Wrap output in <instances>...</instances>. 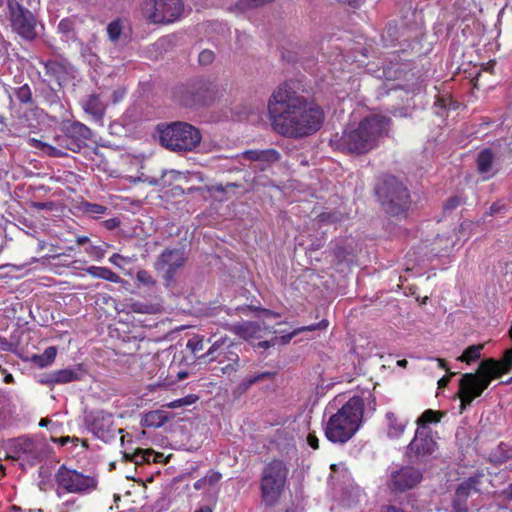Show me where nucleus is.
I'll use <instances>...</instances> for the list:
<instances>
[{
    "label": "nucleus",
    "mask_w": 512,
    "mask_h": 512,
    "mask_svg": "<svg viewBox=\"0 0 512 512\" xmlns=\"http://www.w3.org/2000/svg\"><path fill=\"white\" fill-rule=\"evenodd\" d=\"M92 428L95 433L104 434L109 432L113 426L112 414L105 411H96L93 415Z\"/></svg>",
    "instance_id": "26"
},
{
    "label": "nucleus",
    "mask_w": 512,
    "mask_h": 512,
    "mask_svg": "<svg viewBox=\"0 0 512 512\" xmlns=\"http://www.w3.org/2000/svg\"><path fill=\"white\" fill-rule=\"evenodd\" d=\"M58 487L70 493H82L92 490L96 481L90 476H85L75 470L61 467L56 474Z\"/></svg>",
    "instance_id": "10"
},
{
    "label": "nucleus",
    "mask_w": 512,
    "mask_h": 512,
    "mask_svg": "<svg viewBox=\"0 0 512 512\" xmlns=\"http://www.w3.org/2000/svg\"><path fill=\"white\" fill-rule=\"evenodd\" d=\"M74 29V20L70 18L62 19L58 24V30L63 34H69Z\"/></svg>",
    "instance_id": "42"
},
{
    "label": "nucleus",
    "mask_w": 512,
    "mask_h": 512,
    "mask_svg": "<svg viewBox=\"0 0 512 512\" xmlns=\"http://www.w3.org/2000/svg\"><path fill=\"white\" fill-rule=\"evenodd\" d=\"M397 364H398L399 366L405 367V366H406V364H407V360H405V359H403V360H399V361L397 362Z\"/></svg>",
    "instance_id": "63"
},
{
    "label": "nucleus",
    "mask_w": 512,
    "mask_h": 512,
    "mask_svg": "<svg viewBox=\"0 0 512 512\" xmlns=\"http://www.w3.org/2000/svg\"><path fill=\"white\" fill-rule=\"evenodd\" d=\"M512 368V347L505 351L503 359L483 360L476 373H465L459 381L458 396L461 401V410L471 405L474 399L480 397L491 381L508 373Z\"/></svg>",
    "instance_id": "2"
},
{
    "label": "nucleus",
    "mask_w": 512,
    "mask_h": 512,
    "mask_svg": "<svg viewBox=\"0 0 512 512\" xmlns=\"http://www.w3.org/2000/svg\"><path fill=\"white\" fill-rule=\"evenodd\" d=\"M471 226L472 223H463L461 224L458 233L447 237L439 236L437 237L435 244H439L442 251L448 252L454 247L456 241H459L461 238H468V235L465 233V231Z\"/></svg>",
    "instance_id": "25"
},
{
    "label": "nucleus",
    "mask_w": 512,
    "mask_h": 512,
    "mask_svg": "<svg viewBox=\"0 0 512 512\" xmlns=\"http://www.w3.org/2000/svg\"><path fill=\"white\" fill-rule=\"evenodd\" d=\"M388 128L389 119L374 115L364 119L357 127L349 126L339 139L332 142L339 150L361 154L373 149Z\"/></svg>",
    "instance_id": "4"
},
{
    "label": "nucleus",
    "mask_w": 512,
    "mask_h": 512,
    "mask_svg": "<svg viewBox=\"0 0 512 512\" xmlns=\"http://www.w3.org/2000/svg\"><path fill=\"white\" fill-rule=\"evenodd\" d=\"M55 469V463L42 466L39 469V477L41 478L38 486L41 490H47L52 485V475Z\"/></svg>",
    "instance_id": "29"
},
{
    "label": "nucleus",
    "mask_w": 512,
    "mask_h": 512,
    "mask_svg": "<svg viewBox=\"0 0 512 512\" xmlns=\"http://www.w3.org/2000/svg\"><path fill=\"white\" fill-rule=\"evenodd\" d=\"M133 309L136 312H146V310L142 309V305L141 304H134L133 305Z\"/></svg>",
    "instance_id": "57"
},
{
    "label": "nucleus",
    "mask_w": 512,
    "mask_h": 512,
    "mask_svg": "<svg viewBox=\"0 0 512 512\" xmlns=\"http://www.w3.org/2000/svg\"><path fill=\"white\" fill-rule=\"evenodd\" d=\"M213 59H214V53L211 50H203L199 54V62L202 65H208V64L212 63Z\"/></svg>",
    "instance_id": "46"
},
{
    "label": "nucleus",
    "mask_w": 512,
    "mask_h": 512,
    "mask_svg": "<svg viewBox=\"0 0 512 512\" xmlns=\"http://www.w3.org/2000/svg\"><path fill=\"white\" fill-rule=\"evenodd\" d=\"M82 107L84 111L90 114L95 121L102 123L106 105L100 100L98 95H89L85 100H83Z\"/></svg>",
    "instance_id": "22"
},
{
    "label": "nucleus",
    "mask_w": 512,
    "mask_h": 512,
    "mask_svg": "<svg viewBox=\"0 0 512 512\" xmlns=\"http://www.w3.org/2000/svg\"><path fill=\"white\" fill-rule=\"evenodd\" d=\"M459 204L458 198H451L447 201L445 208L446 209H453Z\"/></svg>",
    "instance_id": "50"
},
{
    "label": "nucleus",
    "mask_w": 512,
    "mask_h": 512,
    "mask_svg": "<svg viewBox=\"0 0 512 512\" xmlns=\"http://www.w3.org/2000/svg\"><path fill=\"white\" fill-rule=\"evenodd\" d=\"M422 480V473L414 467H402L391 472L387 485L392 492L402 493L413 489Z\"/></svg>",
    "instance_id": "13"
},
{
    "label": "nucleus",
    "mask_w": 512,
    "mask_h": 512,
    "mask_svg": "<svg viewBox=\"0 0 512 512\" xmlns=\"http://www.w3.org/2000/svg\"><path fill=\"white\" fill-rule=\"evenodd\" d=\"M4 380H5L6 383H10V382H12L13 377H12L11 374H8V375L5 376Z\"/></svg>",
    "instance_id": "61"
},
{
    "label": "nucleus",
    "mask_w": 512,
    "mask_h": 512,
    "mask_svg": "<svg viewBox=\"0 0 512 512\" xmlns=\"http://www.w3.org/2000/svg\"><path fill=\"white\" fill-rule=\"evenodd\" d=\"M86 272L94 278L104 279L113 283H120L122 279L113 271L106 267L90 266Z\"/></svg>",
    "instance_id": "28"
},
{
    "label": "nucleus",
    "mask_w": 512,
    "mask_h": 512,
    "mask_svg": "<svg viewBox=\"0 0 512 512\" xmlns=\"http://www.w3.org/2000/svg\"><path fill=\"white\" fill-rule=\"evenodd\" d=\"M267 108L272 128L289 138L312 135L324 121L321 107L298 94L287 83L273 91Z\"/></svg>",
    "instance_id": "1"
},
{
    "label": "nucleus",
    "mask_w": 512,
    "mask_h": 512,
    "mask_svg": "<svg viewBox=\"0 0 512 512\" xmlns=\"http://www.w3.org/2000/svg\"><path fill=\"white\" fill-rule=\"evenodd\" d=\"M13 31L27 41H32V13L18 0H8Z\"/></svg>",
    "instance_id": "12"
},
{
    "label": "nucleus",
    "mask_w": 512,
    "mask_h": 512,
    "mask_svg": "<svg viewBox=\"0 0 512 512\" xmlns=\"http://www.w3.org/2000/svg\"><path fill=\"white\" fill-rule=\"evenodd\" d=\"M498 211H499V208H498V206H497L496 204H494V205H492V206H491V212H492V213H496V212H498Z\"/></svg>",
    "instance_id": "64"
},
{
    "label": "nucleus",
    "mask_w": 512,
    "mask_h": 512,
    "mask_svg": "<svg viewBox=\"0 0 512 512\" xmlns=\"http://www.w3.org/2000/svg\"><path fill=\"white\" fill-rule=\"evenodd\" d=\"M133 259L131 257H125V256H122L120 254H113L110 258H109V262L112 263L113 265L121 268L123 266L124 263H130L132 262Z\"/></svg>",
    "instance_id": "43"
},
{
    "label": "nucleus",
    "mask_w": 512,
    "mask_h": 512,
    "mask_svg": "<svg viewBox=\"0 0 512 512\" xmlns=\"http://www.w3.org/2000/svg\"><path fill=\"white\" fill-rule=\"evenodd\" d=\"M64 135L60 139V148L43 143L34 139V151L38 150L43 154L52 157L64 156L63 149L78 152L91 137V130L80 122H68L63 127Z\"/></svg>",
    "instance_id": "6"
},
{
    "label": "nucleus",
    "mask_w": 512,
    "mask_h": 512,
    "mask_svg": "<svg viewBox=\"0 0 512 512\" xmlns=\"http://www.w3.org/2000/svg\"><path fill=\"white\" fill-rule=\"evenodd\" d=\"M56 354L57 350L55 347H48L41 356L34 355V366H38L40 368L49 366L53 363Z\"/></svg>",
    "instance_id": "31"
},
{
    "label": "nucleus",
    "mask_w": 512,
    "mask_h": 512,
    "mask_svg": "<svg viewBox=\"0 0 512 512\" xmlns=\"http://www.w3.org/2000/svg\"><path fill=\"white\" fill-rule=\"evenodd\" d=\"M137 281L144 286H153L155 281L152 276L145 270H140L136 275Z\"/></svg>",
    "instance_id": "40"
},
{
    "label": "nucleus",
    "mask_w": 512,
    "mask_h": 512,
    "mask_svg": "<svg viewBox=\"0 0 512 512\" xmlns=\"http://www.w3.org/2000/svg\"><path fill=\"white\" fill-rule=\"evenodd\" d=\"M42 65L43 70L39 71V75L52 90L60 89L69 82L71 71L66 65L57 61H48Z\"/></svg>",
    "instance_id": "14"
},
{
    "label": "nucleus",
    "mask_w": 512,
    "mask_h": 512,
    "mask_svg": "<svg viewBox=\"0 0 512 512\" xmlns=\"http://www.w3.org/2000/svg\"><path fill=\"white\" fill-rule=\"evenodd\" d=\"M20 357L24 360V361H29L30 359H32L28 354H19Z\"/></svg>",
    "instance_id": "62"
},
{
    "label": "nucleus",
    "mask_w": 512,
    "mask_h": 512,
    "mask_svg": "<svg viewBox=\"0 0 512 512\" xmlns=\"http://www.w3.org/2000/svg\"><path fill=\"white\" fill-rule=\"evenodd\" d=\"M187 347L192 350V352H198L203 349V338L196 336L188 340Z\"/></svg>",
    "instance_id": "44"
},
{
    "label": "nucleus",
    "mask_w": 512,
    "mask_h": 512,
    "mask_svg": "<svg viewBox=\"0 0 512 512\" xmlns=\"http://www.w3.org/2000/svg\"><path fill=\"white\" fill-rule=\"evenodd\" d=\"M7 456L13 460H22L29 467L32 466V441L29 438L19 437L9 441Z\"/></svg>",
    "instance_id": "15"
},
{
    "label": "nucleus",
    "mask_w": 512,
    "mask_h": 512,
    "mask_svg": "<svg viewBox=\"0 0 512 512\" xmlns=\"http://www.w3.org/2000/svg\"><path fill=\"white\" fill-rule=\"evenodd\" d=\"M160 143L175 152L194 150L201 142L200 131L185 122H175L170 125L158 126Z\"/></svg>",
    "instance_id": "5"
},
{
    "label": "nucleus",
    "mask_w": 512,
    "mask_h": 512,
    "mask_svg": "<svg viewBox=\"0 0 512 512\" xmlns=\"http://www.w3.org/2000/svg\"><path fill=\"white\" fill-rule=\"evenodd\" d=\"M438 446L429 427H417L414 438L407 447L409 458L424 461L434 454Z\"/></svg>",
    "instance_id": "11"
},
{
    "label": "nucleus",
    "mask_w": 512,
    "mask_h": 512,
    "mask_svg": "<svg viewBox=\"0 0 512 512\" xmlns=\"http://www.w3.org/2000/svg\"><path fill=\"white\" fill-rule=\"evenodd\" d=\"M123 24L121 21L116 20L111 22L107 27V33L112 41L118 40L122 32Z\"/></svg>",
    "instance_id": "39"
},
{
    "label": "nucleus",
    "mask_w": 512,
    "mask_h": 512,
    "mask_svg": "<svg viewBox=\"0 0 512 512\" xmlns=\"http://www.w3.org/2000/svg\"><path fill=\"white\" fill-rule=\"evenodd\" d=\"M288 468L283 461L273 460L262 471L260 491L262 501L272 506L280 499L288 476Z\"/></svg>",
    "instance_id": "7"
},
{
    "label": "nucleus",
    "mask_w": 512,
    "mask_h": 512,
    "mask_svg": "<svg viewBox=\"0 0 512 512\" xmlns=\"http://www.w3.org/2000/svg\"><path fill=\"white\" fill-rule=\"evenodd\" d=\"M83 210L85 213L91 215V216H98L103 215L106 213L107 208L105 206H102L100 204L95 203H84L83 204Z\"/></svg>",
    "instance_id": "38"
},
{
    "label": "nucleus",
    "mask_w": 512,
    "mask_h": 512,
    "mask_svg": "<svg viewBox=\"0 0 512 512\" xmlns=\"http://www.w3.org/2000/svg\"><path fill=\"white\" fill-rule=\"evenodd\" d=\"M476 483L475 479L470 478L458 486L453 501L454 512H467L466 499L472 491H477Z\"/></svg>",
    "instance_id": "19"
},
{
    "label": "nucleus",
    "mask_w": 512,
    "mask_h": 512,
    "mask_svg": "<svg viewBox=\"0 0 512 512\" xmlns=\"http://www.w3.org/2000/svg\"><path fill=\"white\" fill-rule=\"evenodd\" d=\"M168 175L174 180H180L183 177V174L179 171L171 170L168 172Z\"/></svg>",
    "instance_id": "52"
},
{
    "label": "nucleus",
    "mask_w": 512,
    "mask_h": 512,
    "mask_svg": "<svg viewBox=\"0 0 512 512\" xmlns=\"http://www.w3.org/2000/svg\"><path fill=\"white\" fill-rule=\"evenodd\" d=\"M184 253L179 249L164 251L156 266L157 269L163 270L167 276L171 277L173 272L184 263Z\"/></svg>",
    "instance_id": "17"
},
{
    "label": "nucleus",
    "mask_w": 512,
    "mask_h": 512,
    "mask_svg": "<svg viewBox=\"0 0 512 512\" xmlns=\"http://www.w3.org/2000/svg\"><path fill=\"white\" fill-rule=\"evenodd\" d=\"M261 312L263 313V317H265V318H271V317H277L278 316L276 313L271 312V311L266 310V309H263Z\"/></svg>",
    "instance_id": "53"
},
{
    "label": "nucleus",
    "mask_w": 512,
    "mask_h": 512,
    "mask_svg": "<svg viewBox=\"0 0 512 512\" xmlns=\"http://www.w3.org/2000/svg\"><path fill=\"white\" fill-rule=\"evenodd\" d=\"M183 13L181 0H145L142 14L151 23L166 24L178 20Z\"/></svg>",
    "instance_id": "8"
},
{
    "label": "nucleus",
    "mask_w": 512,
    "mask_h": 512,
    "mask_svg": "<svg viewBox=\"0 0 512 512\" xmlns=\"http://www.w3.org/2000/svg\"><path fill=\"white\" fill-rule=\"evenodd\" d=\"M11 349V344L5 337L0 336V351H8Z\"/></svg>",
    "instance_id": "49"
},
{
    "label": "nucleus",
    "mask_w": 512,
    "mask_h": 512,
    "mask_svg": "<svg viewBox=\"0 0 512 512\" xmlns=\"http://www.w3.org/2000/svg\"><path fill=\"white\" fill-rule=\"evenodd\" d=\"M273 376H274L273 372H270V371L261 372V373L252 375V376L248 377L247 379H245V381L242 383V386L244 387V389H248L253 384H255L259 381H262L264 379H270Z\"/></svg>",
    "instance_id": "37"
},
{
    "label": "nucleus",
    "mask_w": 512,
    "mask_h": 512,
    "mask_svg": "<svg viewBox=\"0 0 512 512\" xmlns=\"http://www.w3.org/2000/svg\"><path fill=\"white\" fill-rule=\"evenodd\" d=\"M209 191H223V187L221 185H215L209 188Z\"/></svg>",
    "instance_id": "58"
},
{
    "label": "nucleus",
    "mask_w": 512,
    "mask_h": 512,
    "mask_svg": "<svg viewBox=\"0 0 512 512\" xmlns=\"http://www.w3.org/2000/svg\"><path fill=\"white\" fill-rule=\"evenodd\" d=\"M493 155L490 150H483L477 158L478 170L482 174L490 173L492 169Z\"/></svg>",
    "instance_id": "30"
},
{
    "label": "nucleus",
    "mask_w": 512,
    "mask_h": 512,
    "mask_svg": "<svg viewBox=\"0 0 512 512\" xmlns=\"http://www.w3.org/2000/svg\"><path fill=\"white\" fill-rule=\"evenodd\" d=\"M431 359H432V360L437 361L438 366H439L440 368H442V369H447V368H446V363H445V361H444L443 359H441V358H431Z\"/></svg>",
    "instance_id": "54"
},
{
    "label": "nucleus",
    "mask_w": 512,
    "mask_h": 512,
    "mask_svg": "<svg viewBox=\"0 0 512 512\" xmlns=\"http://www.w3.org/2000/svg\"><path fill=\"white\" fill-rule=\"evenodd\" d=\"M453 375H454V373H451V374H450V376H444V377H442V378L438 381V386H439L440 388H442V387H446V386H447V384H448V383H449V381H450V377H451V376H453Z\"/></svg>",
    "instance_id": "51"
},
{
    "label": "nucleus",
    "mask_w": 512,
    "mask_h": 512,
    "mask_svg": "<svg viewBox=\"0 0 512 512\" xmlns=\"http://www.w3.org/2000/svg\"><path fill=\"white\" fill-rule=\"evenodd\" d=\"M87 241H88V237H86V236H79L76 238V242L80 245L86 243Z\"/></svg>",
    "instance_id": "56"
},
{
    "label": "nucleus",
    "mask_w": 512,
    "mask_h": 512,
    "mask_svg": "<svg viewBox=\"0 0 512 512\" xmlns=\"http://www.w3.org/2000/svg\"><path fill=\"white\" fill-rule=\"evenodd\" d=\"M51 421L48 418H42L39 422V426L41 427H47Z\"/></svg>",
    "instance_id": "55"
},
{
    "label": "nucleus",
    "mask_w": 512,
    "mask_h": 512,
    "mask_svg": "<svg viewBox=\"0 0 512 512\" xmlns=\"http://www.w3.org/2000/svg\"><path fill=\"white\" fill-rule=\"evenodd\" d=\"M31 95L32 93L28 84H24L23 86L15 90V96L22 105V107L29 106V102L31 101Z\"/></svg>",
    "instance_id": "36"
},
{
    "label": "nucleus",
    "mask_w": 512,
    "mask_h": 512,
    "mask_svg": "<svg viewBox=\"0 0 512 512\" xmlns=\"http://www.w3.org/2000/svg\"><path fill=\"white\" fill-rule=\"evenodd\" d=\"M307 444L314 450L319 448V440L315 433H309L306 438Z\"/></svg>",
    "instance_id": "48"
},
{
    "label": "nucleus",
    "mask_w": 512,
    "mask_h": 512,
    "mask_svg": "<svg viewBox=\"0 0 512 512\" xmlns=\"http://www.w3.org/2000/svg\"><path fill=\"white\" fill-rule=\"evenodd\" d=\"M230 330L245 340H252L262 336L261 327L253 322H244L241 324L232 325Z\"/></svg>",
    "instance_id": "24"
},
{
    "label": "nucleus",
    "mask_w": 512,
    "mask_h": 512,
    "mask_svg": "<svg viewBox=\"0 0 512 512\" xmlns=\"http://www.w3.org/2000/svg\"><path fill=\"white\" fill-rule=\"evenodd\" d=\"M482 345H472L469 346L461 356L458 357V360L461 362L471 363L480 358Z\"/></svg>",
    "instance_id": "33"
},
{
    "label": "nucleus",
    "mask_w": 512,
    "mask_h": 512,
    "mask_svg": "<svg viewBox=\"0 0 512 512\" xmlns=\"http://www.w3.org/2000/svg\"><path fill=\"white\" fill-rule=\"evenodd\" d=\"M31 111L32 109L29 106H20L16 111L12 127L14 132L20 137L30 136L31 134Z\"/></svg>",
    "instance_id": "18"
},
{
    "label": "nucleus",
    "mask_w": 512,
    "mask_h": 512,
    "mask_svg": "<svg viewBox=\"0 0 512 512\" xmlns=\"http://www.w3.org/2000/svg\"><path fill=\"white\" fill-rule=\"evenodd\" d=\"M364 401L359 396L351 397L335 412L329 411L324 425L325 437L332 443L348 442L363 423Z\"/></svg>",
    "instance_id": "3"
},
{
    "label": "nucleus",
    "mask_w": 512,
    "mask_h": 512,
    "mask_svg": "<svg viewBox=\"0 0 512 512\" xmlns=\"http://www.w3.org/2000/svg\"><path fill=\"white\" fill-rule=\"evenodd\" d=\"M328 326V322L326 320H323L317 324H312V325H309V326H303L301 328H298L296 330H294L293 332L287 334V335H283L281 336L280 338L278 337H275L272 341H261L258 343V347L260 348H269L271 347L272 345H275L277 342H280L282 344H287L291 341V339L296 336L297 334L301 333V332H304V331H314L316 329H323V328H326Z\"/></svg>",
    "instance_id": "20"
},
{
    "label": "nucleus",
    "mask_w": 512,
    "mask_h": 512,
    "mask_svg": "<svg viewBox=\"0 0 512 512\" xmlns=\"http://www.w3.org/2000/svg\"><path fill=\"white\" fill-rule=\"evenodd\" d=\"M440 419L441 416L438 412L428 409L417 419L416 424L417 427H428V424L438 423Z\"/></svg>",
    "instance_id": "34"
},
{
    "label": "nucleus",
    "mask_w": 512,
    "mask_h": 512,
    "mask_svg": "<svg viewBox=\"0 0 512 512\" xmlns=\"http://www.w3.org/2000/svg\"><path fill=\"white\" fill-rule=\"evenodd\" d=\"M245 158L254 160V161H261V162H275L279 159V153L274 150H249L244 153Z\"/></svg>",
    "instance_id": "27"
},
{
    "label": "nucleus",
    "mask_w": 512,
    "mask_h": 512,
    "mask_svg": "<svg viewBox=\"0 0 512 512\" xmlns=\"http://www.w3.org/2000/svg\"><path fill=\"white\" fill-rule=\"evenodd\" d=\"M409 204V194L402 184H397L390 199V211L397 214L398 210L404 211Z\"/></svg>",
    "instance_id": "23"
},
{
    "label": "nucleus",
    "mask_w": 512,
    "mask_h": 512,
    "mask_svg": "<svg viewBox=\"0 0 512 512\" xmlns=\"http://www.w3.org/2000/svg\"><path fill=\"white\" fill-rule=\"evenodd\" d=\"M227 338H221L215 341L207 353L202 357H209V361H217L221 366L214 370L219 371L222 375H232L236 373L240 368V357L233 351V343L230 342L227 345V350H224Z\"/></svg>",
    "instance_id": "9"
},
{
    "label": "nucleus",
    "mask_w": 512,
    "mask_h": 512,
    "mask_svg": "<svg viewBox=\"0 0 512 512\" xmlns=\"http://www.w3.org/2000/svg\"><path fill=\"white\" fill-rule=\"evenodd\" d=\"M409 419L395 411L385 413V432L389 439H399L405 432Z\"/></svg>",
    "instance_id": "16"
},
{
    "label": "nucleus",
    "mask_w": 512,
    "mask_h": 512,
    "mask_svg": "<svg viewBox=\"0 0 512 512\" xmlns=\"http://www.w3.org/2000/svg\"><path fill=\"white\" fill-rule=\"evenodd\" d=\"M51 440L55 443H59L61 446L66 445L67 443H75L77 444L79 442V439L76 437H61V438H51Z\"/></svg>",
    "instance_id": "47"
},
{
    "label": "nucleus",
    "mask_w": 512,
    "mask_h": 512,
    "mask_svg": "<svg viewBox=\"0 0 512 512\" xmlns=\"http://www.w3.org/2000/svg\"><path fill=\"white\" fill-rule=\"evenodd\" d=\"M82 375V370L78 368H66L51 373L46 379H41V383H68L79 380Z\"/></svg>",
    "instance_id": "21"
},
{
    "label": "nucleus",
    "mask_w": 512,
    "mask_h": 512,
    "mask_svg": "<svg viewBox=\"0 0 512 512\" xmlns=\"http://www.w3.org/2000/svg\"><path fill=\"white\" fill-rule=\"evenodd\" d=\"M86 253L96 260H101L105 251L100 246L91 245L86 249Z\"/></svg>",
    "instance_id": "45"
},
{
    "label": "nucleus",
    "mask_w": 512,
    "mask_h": 512,
    "mask_svg": "<svg viewBox=\"0 0 512 512\" xmlns=\"http://www.w3.org/2000/svg\"><path fill=\"white\" fill-rule=\"evenodd\" d=\"M203 481L204 480H199V481L195 482V484H194L195 489H200L202 487Z\"/></svg>",
    "instance_id": "59"
},
{
    "label": "nucleus",
    "mask_w": 512,
    "mask_h": 512,
    "mask_svg": "<svg viewBox=\"0 0 512 512\" xmlns=\"http://www.w3.org/2000/svg\"><path fill=\"white\" fill-rule=\"evenodd\" d=\"M195 512H212V511L208 507H202V508L196 510Z\"/></svg>",
    "instance_id": "60"
},
{
    "label": "nucleus",
    "mask_w": 512,
    "mask_h": 512,
    "mask_svg": "<svg viewBox=\"0 0 512 512\" xmlns=\"http://www.w3.org/2000/svg\"><path fill=\"white\" fill-rule=\"evenodd\" d=\"M165 422V418L162 416L160 411H151L147 413L143 418V423L148 427H160Z\"/></svg>",
    "instance_id": "35"
},
{
    "label": "nucleus",
    "mask_w": 512,
    "mask_h": 512,
    "mask_svg": "<svg viewBox=\"0 0 512 512\" xmlns=\"http://www.w3.org/2000/svg\"><path fill=\"white\" fill-rule=\"evenodd\" d=\"M153 456V451L151 450H142L137 449L133 453H124L125 459L134 462L137 465L143 464L145 462H150L151 457Z\"/></svg>",
    "instance_id": "32"
},
{
    "label": "nucleus",
    "mask_w": 512,
    "mask_h": 512,
    "mask_svg": "<svg viewBox=\"0 0 512 512\" xmlns=\"http://www.w3.org/2000/svg\"><path fill=\"white\" fill-rule=\"evenodd\" d=\"M195 400H196V397L188 396V397L180 398V399H177V400H174V401L170 402L169 404H167V407H169V408H178V407L190 405V404L194 403Z\"/></svg>",
    "instance_id": "41"
}]
</instances>
